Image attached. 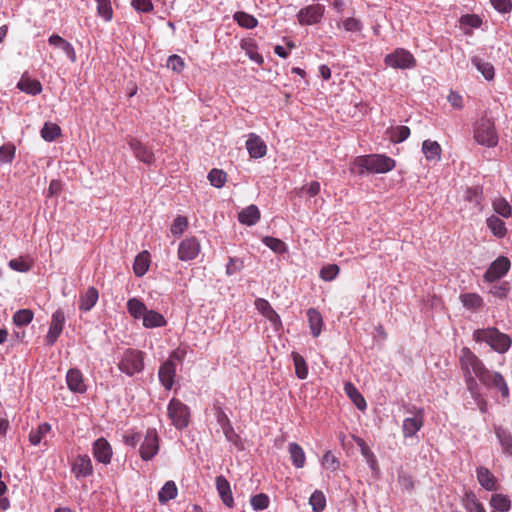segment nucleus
I'll return each mask as SVG.
<instances>
[{
    "mask_svg": "<svg viewBox=\"0 0 512 512\" xmlns=\"http://www.w3.org/2000/svg\"><path fill=\"white\" fill-rule=\"evenodd\" d=\"M339 267L336 264H328L324 266L320 271V277L324 281H332L339 274Z\"/></svg>",
    "mask_w": 512,
    "mask_h": 512,
    "instance_id": "nucleus-57",
    "label": "nucleus"
},
{
    "mask_svg": "<svg viewBox=\"0 0 512 512\" xmlns=\"http://www.w3.org/2000/svg\"><path fill=\"white\" fill-rule=\"evenodd\" d=\"M127 310L134 319L138 320L142 319L147 307L140 299L133 297L127 301Z\"/></svg>",
    "mask_w": 512,
    "mask_h": 512,
    "instance_id": "nucleus-38",
    "label": "nucleus"
},
{
    "mask_svg": "<svg viewBox=\"0 0 512 512\" xmlns=\"http://www.w3.org/2000/svg\"><path fill=\"white\" fill-rule=\"evenodd\" d=\"M471 62L486 80L494 78V67L491 63L484 61L478 56H473Z\"/></svg>",
    "mask_w": 512,
    "mask_h": 512,
    "instance_id": "nucleus-37",
    "label": "nucleus"
},
{
    "mask_svg": "<svg viewBox=\"0 0 512 512\" xmlns=\"http://www.w3.org/2000/svg\"><path fill=\"white\" fill-rule=\"evenodd\" d=\"M98 16L103 18L106 22L111 21L113 18V10L110 0H96Z\"/></svg>",
    "mask_w": 512,
    "mask_h": 512,
    "instance_id": "nucleus-49",
    "label": "nucleus"
},
{
    "mask_svg": "<svg viewBox=\"0 0 512 512\" xmlns=\"http://www.w3.org/2000/svg\"><path fill=\"white\" fill-rule=\"evenodd\" d=\"M473 340L477 343H486L499 354L506 353L512 345L511 337L495 327L476 329L473 332Z\"/></svg>",
    "mask_w": 512,
    "mask_h": 512,
    "instance_id": "nucleus-2",
    "label": "nucleus"
},
{
    "mask_svg": "<svg viewBox=\"0 0 512 512\" xmlns=\"http://www.w3.org/2000/svg\"><path fill=\"white\" fill-rule=\"evenodd\" d=\"M398 483L401 488L405 489L408 492H412L414 489V480L413 477L404 470L398 471Z\"/></svg>",
    "mask_w": 512,
    "mask_h": 512,
    "instance_id": "nucleus-54",
    "label": "nucleus"
},
{
    "mask_svg": "<svg viewBox=\"0 0 512 512\" xmlns=\"http://www.w3.org/2000/svg\"><path fill=\"white\" fill-rule=\"evenodd\" d=\"M250 503L254 510L261 511L268 507L269 497L264 493H259L251 498Z\"/></svg>",
    "mask_w": 512,
    "mask_h": 512,
    "instance_id": "nucleus-55",
    "label": "nucleus"
},
{
    "mask_svg": "<svg viewBox=\"0 0 512 512\" xmlns=\"http://www.w3.org/2000/svg\"><path fill=\"white\" fill-rule=\"evenodd\" d=\"M188 225L187 218L183 216H178L174 219L173 224L171 226V233L173 235H180L184 232Z\"/></svg>",
    "mask_w": 512,
    "mask_h": 512,
    "instance_id": "nucleus-61",
    "label": "nucleus"
},
{
    "mask_svg": "<svg viewBox=\"0 0 512 512\" xmlns=\"http://www.w3.org/2000/svg\"><path fill=\"white\" fill-rule=\"evenodd\" d=\"M260 219V211L256 205H249L243 209L239 215L238 220L241 224L247 226L255 225Z\"/></svg>",
    "mask_w": 512,
    "mask_h": 512,
    "instance_id": "nucleus-27",
    "label": "nucleus"
},
{
    "mask_svg": "<svg viewBox=\"0 0 512 512\" xmlns=\"http://www.w3.org/2000/svg\"><path fill=\"white\" fill-rule=\"evenodd\" d=\"M490 505L493 507V512H508L511 508L510 499L502 494H494L490 499Z\"/></svg>",
    "mask_w": 512,
    "mask_h": 512,
    "instance_id": "nucleus-40",
    "label": "nucleus"
},
{
    "mask_svg": "<svg viewBox=\"0 0 512 512\" xmlns=\"http://www.w3.org/2000/svg\"><path fill=\"white\" fill-rule=\"evenodd\" d=\"M463 506L467 512H486L483 504L477 499L473 492L465 494L463 499Z\"/></svg>",
    "mask_w": 512,
    "mask_h": 512,
    "instance_id": "nucleus-41",
    "label": "nucleus"
},
{
    "mask_svg": "<svg viewBox=\"0 0 512 512\" xmlns=\"http://www.w3.org/2000/svg\"><path fill=\"white\" fill-rule=\"evenodd\" d=\"M459 362L463 375L470 374L478 379L487 369L482 360L467 347L460 350Z\"/></svg>",
    "mask_w": 512,
    "mask_h": 512,
    "instance_id": "nucleus-4",
    "label": "nucleus"
},
{
    "mask_svg": "<svg viewBox=\"0 0 512 512\" xmlns=\"http://www.w3.org/2000/svg\"><path fill=\"white\" fill-rule=\"evenodd\" d=\"M216 489L218 491V494L222 500V502L227 507H232L234 500L232 496V491L230 487V483L227 481V479L220 475L216 477Z\"/></svg>",
    "mask_w": 512,
    "mask_h": 512,
    "instance_id": "nucleus-22",
    "label": "nucleus"
},
{
    "mask_svg": "<svg viewBox=\"0 0 512 512\" xmlns=\"http://www.w3.org/2000/svg\"><path fill=\"white\" fill-rule=\"evenodd\" d=\"M17 88L30 95H38L42 92V85L38 80L22 76L17 83Z\"/></svg>",
    "mask_w": 512,
    "mask_h": 512,
    "instance_id": "nucleus-31",
    "label": "nucleus"
},
{
    "mask_svg": "<svg viewBox=\"0 0 512 512\" xmlns=\"http://www.w3.org/2000/svg\"><path fill=\"white\" fill-rule=\"evenodd\" d=\"M68 389L75 394H83L87 390L82 372L77 368H71L66 374Z\"/></svg>",
    "mask_w": 512,
    "mask_h": 512,
    "instance_id": "nucleus-15",
    "label": "nucleus"
},
{
    "mask_svg": "<svg viewBox=\"0 0 512 512\" xmlns=\"http://www.w3.org/2000/svg\"><path fill=\"white\" fill-rule=\"evenodd\" d=\"M131 6L138 12L149 13L153 11L154 6L151 0H132Z\"/></svg>",
    "mask_w": 512,
    "mask_h": 512,
    "instance_id": "nucleus-60",
    "label": "nucleus"
},
{
    "mask_svg": "<svg viewBox=\"0 0 512 512\" xmlns=\"http://www.w3.org/2000/svg\"><path fill=\"white\" fill-rule=\"evenodd\" d=\"M459 300L464 308L469 311H477L484 305L483 298L477 293H461Z\"/></svg>",
    "mask_w": 512,
    "mask_h": 512,
    "instance_id": "nucleus-25",
    "label": "nucleus"
},
{
    "mask_svg": "<svg viewBox=\"0 0 512 512\" xmlns=\"http://www.w3.org/2000/svg\"><path fill=\"white\" fill-rule=\"evenodd\" d=\"M167 67L174 72L180 73L184 69V60L176 54L171 55L167 59Z\"/></svg>",
    "mask_w": 512,
    "mask_h": 512,
    "instance_id": "nucleus-59",
    "label": "nucleus"
},
{
    "mask_svg": "<svg viewBox=\"0 0 512 512\" xmlns=\"http://www.w3.org/2000/svg\"><path fill=\"white\" fill-rule=\"evenodd\" d=\"M178 494V489L174 481H167L158 493V500L164 504L168 501L175 499Z\"/></svg>",
    "mask_w": 512,
    "mask_h": 512,
    "instance_id": "nucleus-35",
    "label": "nucleus"
},
{
    "mask_svg": "<svg viewBox=\"0 0 512 512\" xmlns=\"http://www.w3.org/2000/svg\"><path fill=\"white\" fill-rule=\"evenodd\" d=\"M208 179L212 186L221 188L227 180V174L220 169H212L208 174Z\"/></svg>",
    "mask_w": 512,
    "mask_h": 512,
    "instance_id": "nucleus-51",
    "label": "nucleus"
},
{
    "mask_svg": "<svg viewBox=\"0 0 512 512\" xmlns=\"http://www.w3.org/2000/svg\"><path fill=\"white\" fill-rule=\"evenodd\" d=\"M461 24L470 26L472 28H479L482 24V20L475 14H467L461 17Z\"/></svg>",
    "mask_w": 512,
    "mask_h": 512,
    "instance_id": "nucleus-63",
    "label": "nucleus"
},
{
    "mask_svg": "<svg viewBox=\"0 0 512 512\" xmlns=\"http://www.w3.org/2000/svg\"><path fill=\"white\" fill-rule=\"evenodd\" d=\"M244 268V261L238 257H230L226 265V274L232 276Z\"/></svg>",
    "mask_w": 512,
    "mask_h": 512,
    "instance_id": "nucleus-56",
    "label": "nucleus"
},
{
    "mask_svg": "<svg viewBox=\"0 0 512 512\" xmlns=\"http://www.w3.org/2000/svg\"><path fill=\"white\" fill-rule=\"evenodd\" d=\"M166 320L157 311L147 309L142 317V324L145 328H158L166 325Z\"/></svg>",
    "mask_w": 512,
    "mask_h": 512,
    "instance_id": "nucleus-29",
    "label": "nucleus"
},
{
    "mask_svg": "<svg viewBox=\"0 0 512 512\" xmlns=\"http://www.w3.org/2000/svg\"><path fill=\"white\" fill-rule=\"evenodd\" d=\"M410 135V129L407 126H397L391 134V140L395 143L405 141Z\"/></svg>",
    "mask_w": 512,
    "mask_h": 512,
    "instance_id": "nucleus-58",
    "label": "nucleus"
},
{
    "mask_svg": "<svg viewBox=\"0 0 512 512\" xmlns=\"http://www.w3.org/2000/svg\"><path fill=\"white\" fill-rule=\"evenodd\" d=\"M118 368L128 376L141 372L144 368L142 352L134 349L125 350L118 363Z\"/></svg>",
    "mask_w": 512,
    "mask_h": 512,
    "instance_id": "nucleus-5",
    "label": "nucleus"
},
{
    "mask_svg": "<svg viewBox=\"0 0 512 512\" xmlns=\"http://www.w3.org/2000/svg\"><path fill=\"white\" fill-rule=\"evenodd\" d=\"M61 134V129L57 124L45 123L41 129V136L45 141L52 142Z\"/></svg>",
    "mask_w": 512,
    "mask_h": 512,
    "instance_id": "nucleus-47",
    "label": "nucleus"
},
{
    "mask_svg": "<svg viewBox=\"0 0 512 512\" xmlns=\"http://www.w3.org/2000/svg\"><path fill=\"white\" fill-rule=\"evenodd\" d=\"M200 253V243L194 238H186L181 241L178 248V257L182 261H190L195 259Z\"/></svg>",
    "mask_w": 512,
    "mask_h": 512,
    "instance_id": "nucleus-13",
    "label": "nucleus"
},
{
    "mask_svg": "<svg viewBox=\"0 0 512 512\" xmlns=\"http://www.w3.org/2000/svg\"><path fill=\"white\" fill-rule=\"evenodd\" d=\"M16 148L13 144L8 143L0 147V165L9 164L13 161Z\"/></svg>",
    "mask_w": 512,
    "mask_h": 512,
    "instance_id": "nucleus-52",
    "label": "nucleus"
},
{
    "mask_svg": "<svg viewBox=\"0 0 512 512\" xmlns=\"http://www.w3.org/2000/svg\"><path fill=\"white\" fill-rule=\"evenodd\" d=\"M129 146L134 153V156L145 164H152L155 160L153 151L137 139L131 138Z\"/></svg>",
    "mask_w": 512,
    "mask_h": 512,
    "instance_id": "nucleus-17",
    "label": "nucleus"
},
{
    "mask_svg": "<svg viewBox=\"0 0 512 512\" xmlns=\"http://www.w3.org/2000/svg\"><path fill=\"white\" fill-rule=\"evenodd\" d=\"M51 431V425L47 422L40 424L35 430H31L29 433V441L32 445L37 446L41 443L43 437H45Z\"/></svg>",
    "mask_w": 512,
    "mask_h": 512,
    "instance_id": "nucleus-42",
    "label": "nucleus"
},
{
    "mask_svg": "<svg viewBox=\"0 0 512 512\" xmlns=\"http://www.w3.org/2000/svg\"><path fill=\"white\" fill-rule=\"evenodd\" d=\"M342 26L348 32H357L362 28L360 21L352 17L345 19Z\"/></svg>",
    "mask_w": 512,
    "mask_h": 512,
    "instance_id": "nucleus-64",
    "label": "nucleus"
},
{
    "mask_svg": "<svg viewBox=\"0 0 512 512\" xmlns=\"http://www.w3.org/2000/svg\"><path fill=\"white\" fill-rule=\"evenodd\" d=\"M490 2L499 13L506 14L512 10L511 0H490Z\"/></svg>",
    "mask_w": 512,
    "mask_h": 512,
    "instance_id": "nucleus-62",
    "label": "nucleus"
},
{
    "mask_svg": "<svg viewBox=\"0 0 512 512\" xmlns=\"http://www.w3.org/2000/svg\"><path fill=\"white\" fill-rule=\"evenodd\" d=\"M494 431L503 453L512 457V435L510 431L502 426H495Z\"/></svg>",
    "mask_w": 512,
    "mask_h": 512,
    "instance_id": "nucleus-24",
    "label": "nucleus"
},
{
    "mask_svg": "<svg viewBox=\"0 0 512 512\" xmlns=\"http://www.w3.org/2000/svg\"><path fill=\"white\" fill-rule=\"evenodd\" d=\"M48 42L51 46H54L63 51V53L69 58L71 62L76 61V53L74 47L70 42L62 38L57 34H53L49 37Z\"/></svg>",
    "mask_w": 512,
    "mask_h": 512,
    "instance_id": "nucleus-21",
    "label": "nucleus"
},
{
    "mask_svg": "<svg viewBox=\"0 0 512 512\" xmlns=\"http://www.w3.org/2000/svg\"><path fill=\"white\" fill-rule=\"evenodd\" d=\"M322 465L325 469L334 472L339 469L340 462L331 451H327L323 456Z\"/></svg>",
    "mask_w": 512,
    "mask_h": 512,
    "instance_id": "nucleus-53",
    "label": "nucleus"
},
{
    "mask_svg": "<svg viewBox=\"0 0 512 512\" xmlns=\"http://www.w3.org/2000/svg\"><path fill=\"white\" fill-rule=\"evenodd\" d=\"M309 505L313 512H323L326 507V497L324 493L320 490H315L309 498Z\"/></svg>",
    "mask_w": 512,
    "mask_h": 512,
    "instance_id": "nucleus-44",
    "label": "nucleus"
},
{
    "mask_svg": "<svg viewBox=\"0 0 512 512\" xmlns=\"http://www.w3.org/2000/svg\"><path fill=\"white\" fill-rule=\"evenodd\" d=\"M356 443L360 447L361 454L364 457L369 468L372 470V472L374 474H378L379 473L378 462H377V459H376L374 453L370 449V447L361 438H358L356 440Z\"/></svg>",
    "mask_w": 512,
    "mask_h": 512,
    "instance_id": "nucleus-28",
    "label": "nucleus"
},
{
    "mask_svg": "<svg viewBox=\"0 0 512 512\" xmlns=\"http://www.w3.org/2000/svg\"><path fill=\"white\" fill-rule=\"evenodd\" d=\"M479 381L487 389H495L500 392L503 398L509 396V387L502 374L496 371H486L480 376Z\"/></svg>",
    "mask_w": 512,
    "mask_h": 512,
    "instance_id": "nucleus-8",
    "label": "nucleus"
},
{
    "mask_svg": "<svg viewBox=\"0 0 512 512\" xmlns=\"http://www.w3.org/2000/svg\"><path fill=\"white\" fill-rule=\"evenodd\" d=\"M477 480L479 484L488 491L497 489V481L495 476L486 467L480 466L476 469Z\"/></svg>",
    "mask_w": 512,
    "mask_h": 512,
    "instance_id": "nucleus-23",
    "label": "nucleus"
},
{
    "mask_svg": "<svg viewBox=\"0 0 512 512\" xmlns=\"http://www.w3.org/2000/svg\"><path fill=\"white\" fill-rule=\"evenodd\" d=\"M487 226L492 231V233L502 238L506 234V227L504 221L496 216H491L487 219Z\"/></svg>",
    "mask_w": 512,
    "mask_h": 512,
    "instance_id": "nucleus-46",
    "label": "nucleus"
},
{
    "mask_svg": "<svg viewBox=\"0 0 512 512\" xmlns=\"http://www.w3.org/2000/svg\"><path fill=\"white\" fill-rule=\"evenodd\" d=\"M167 410L169 418L177 429H184L189 425V408L180 400L176 398L171 399Z\"/></svg>",
    "mask_w": 512,
    "mask_h": 512,
    "instance_id": "nucleus-7",
    "label": "nucleus"
},
{
    "mask_svg": "<svg viewBox=\"0 0 512 512\" xmlns=\"http://www.w3.org/2000/svg\"><path fill=\"white\" fill-rule=\"evenodd\" d=\"M395 161L381 154L358 156L353 161V170L359 174L387 173L394 169Z\"/></svg>",
    "mask_w": 512,
    "mask_h": 512,
    "instance_id": "nucleus-1",
    "label": "nucleus"
},
{
    "mask_svg": "<svg viewBox=\"0 0 512 512\" xmlns=\"http://www.w3.org/2000/svg\"><path fill=\"white\" fill-rule=\"evenodd\" d=\"M290 459L296 468H303L306 462L305 452L300 445L292 442L288 446Z\"/></svg>",
    "mask_w": 512,
    "mask_h": 512,
    "instance_id": "nucleus-34",
    "label": "nucleus"
},
{
    "mask_svg": "<svg viewBox=\"0 0 512 512\" xmlns=\"http://www.w3.org/2000/svg\"><path fill=\"white\" fill-rule=\"evenodd\" d=\"M159 451V438L155 429L146 431L144 440L140 446L142 460H151Z\"/></svg>",
    "mask_w": 512,
    "mask_h": 512,
    "instance_id": "nucleus-10",
    "label": "nucleus"
},
{
    "mask_svg": "<svg viewBox=\"0 0 512 512\" xmlns=\"http://www.w3.org/2000/svg\"><path fill=\"white\" fill-rule=\"evenodd\" d=\"M246 149L251 158H262L266 155L267 146L260 136L251 133L246 141Z\"/></svg>",
    "mask_w": 512,
    "mask_h": 512,
    "instance_id": "nucleus-18",
    "label": "nucleus"
},
{
    "mask_svg": "<svg viewBox=\"0 0 512 512\" xmlns=\"http://www.w3.org/2000/svg\"><path fill=\"white\" fill-rule=\"evenodd\" d=\"M233 19L239 26L246 29H253L258 25V20L253 15L244 11L235 12Z\"/></svg>",
    "mask_w": 512,
    "mask_h": 512,
    "instance_id": "nucleus-39",
    "label": "nucleus"
},
{
    "mask_svg": "<svg viewBox=\"0 0 512 512\" xmlns=\"http://www.w3.org/2000/svg\"><path fill=\"white\" fill-rule=\"evenodd\" d=\"M490 284H491V286L488 290L489 294H491L494 297L499 298V299L507 298V296L511 290V286H510L509 282L503 281V282H494V283H490Z\"/></svg>",
    "mask_w": 512,
    "mask_h": 512,
    "instance_id": "nucleus-43",
    "label": "nucleus"
},
{
    "mask_svg": "<svg viewBox=\"0 0 512 512\" xmlns=\"http://www.w3.org/2000/svg\"><path fill=\"white\" fill-rule=\"evenodd\" d=\"M423 426V411L418 410L413 417H407L403 421L402 431L405 438L413 437Z\"/></svg>",
    "mask_w": 512,
    "mask_h": 512,
    "instance_id": "nucleus-19",
    "label": "nucleus"
},
{
    "mask_svg": "<svg viewBox=\"0 0 512 512\" xmlns=\"http://www.w3.org/2000/svg\"><path fill=\"white\" fill-rule=\"evenodd\" d=\"M65 323V314L63 310L57 309L53 314L49 326L48 333L45 337L46 344L52 346L57 341L63 331Z\"/></svg>",
    "mask_w": 512,
    "mask_h": 512,
    "instance_id": "nucleus-12",
    "label": "nucleus"
},
{
    "mask_svg": "<svg viewBox=\"0 0 512 512\" xmlns=\"http://www.w3.org/2000/svg\"><path fill=\"white\" fill-rule=\"evenodd\" d=\"M149 253L144 251L139 253L133 264V270L137 277H142L149 269Z\"/></svg>",
    "mask_w": 512,
    "mask_h": 512,
    "instance_id": "nucleus-36",
    "label": "nucleus"
},
{
    "mask_svg": "<svg viewBox=\"0 0 512 512\" xmlns=\"http://www.w3.org/2000/svg\"><path fill=\"white\" fill-rule=\"evenodd\" d=\"M344 391L359 410L364 411L366 409L367 404L364 397L351 382H346L344 384Z\"/></svg>",
    "mask_w": 512,
    "mask_h": 512,
    "instance_id": "nucleus-30",
    "label": "nucleus"
},
{
    "mask_svg": "<svg viewBox=\"0 0 512 512\" xmlns=\"http://www.w3.org/2000/svg\"><path fill=\"white\" fill-rule=\"evenodd\" d=\"M262 242L275 253L283 254L287 251V245L278 238L266 236Z\"/></svg>",
    "mask_w": 512,
    "mask_h": 512,
    "instance_id": "nucleus-50",
    "label": "nucleus"
},
{
    "mask_svg": "<svg viewBox=\"0 0 512 512\" xmlns=\"http://www.w3.org/2000/svg\"><path fill=\"white\" fill-rule=\"evenodd\" d=\"M295 373L299 379H306L308 376V368L305 359L298 353H292Z\"/></svg>",
    "mask_w": 512,
    "mask_h": 512,
    "instance_id": "nucleus-45",
    "label": "nucleus"
},
{
    "mask_svg": "<svg viewBox=\"0 0 512 512\" xmlns=\"http://www.w3.org/2000/svg\"><path fill=\"white\" fill-rule=\"evenodd\" d=\"M473 138L475 142L487 148L497 146L499 137L494 120L486 113L473 124Z\"/></svg>",
    "mask_w": 512,
    "mask_h": 512,
    "instance_id": "nucleus-3",
    "label": "nucleus"
},
{
    "mask_svg": "<svg viewBox=\"0 0 512 512\" xmlns=\"http://www.w3.org/2000/svg\"><path fill=\"white\" fill-rule=\"evenodd\" d=\"M422 152L428 161H438L441 158V146L436 141H423Z\"/></svg>",
    "mask_w": 512,
    "mask_h": 512,
    "instance_id": "nucleus-33",
    "label": "nucleus"
},
{
    "mask_svg": "<svg viewBox=\"0 0 512 512\" xmlns=\"http://www.w3.org/2000/svg\"><path fill=\"white\" fill-rule=\"evenodd\" d=\"M99 298L98 290L95 287H89L79 300V309L84 312L90 311Z\"/></svg>",
    "mask_w": 512,
    "mask_h": 512,
    "instance_id": "nucleus-26",
    "label": "nucleus"
},
{
    "mask_svg": "<svg viewBox=\"0 0 512 512\" xmlns=\"http://www.w3.org/2000/svg\"><path fill=\"white\" fill-rule=\"evenodd\" d=\"M384 63L394 69H413L417 66V60L408 50L396 48L384 57Z\"/></svg>",
    "mask_w": 512,
    "mask_h": 512,
    "instance_id": "nucleus-6",
    "label": "nucleus"
},
{
    "mask_svg": "<svg viewBox=\"0 0 512 512\" xmlns=\"http://www.w3.org/2000/svg\"><path fill=\"white\" fill-rule=\"evenodd\" d=\"M33 316L34 314L30 309L18 310L13 315V323L19 327L27 326L33 320Z\"/></svg>",
    "mask_w": 512,
    "mask_h": 512,
    "instance_id": "nucleus-48",
    "label": "nucleus"
},
{
    "mask_svg": "<svg viewBox=\"0 0 512 512\" xmlns=\"http://www.w3.org/2000/svg\"><path fill=\"white\" fill-rule=\"evenodd\" d=\"M307 317L311 334L314 337H318L322 331L323 319L318 310L315 308H309L307 310Z\"/></svg>",
    "mask_w": 512,
    "mask_h": 512,
    "instance_id": "nucleus-32",
    "label": "nucleus"
},
{
    "mask_svg": "<svg viewBox=\"0 0 512 512\" xmlns=\"http://www.w3.org/2000/svg\"><path fill=\"white\" fill-rule=\"evenodd\" d=\"M176 367L172 361H165L159 368L158 377L165 389L170 390L174 384Z\"/></svg>",
    "mask_w": 512,
    "mask_h": 512,
    "instance_id": "nucleus-20",
    "label": "nucleus"
},
{
    "mask_svg": "<svg viewBox=\"0 0 512 512\" xmlns=\"http://www.w3.org/2000/svg\"><path fill=\"white\" fill-rule=\"evenodd\" d=\"M72 473L77 479L85 478L93 474V466L88 455H78L72 463Z\"/></svg>",
    "mask_w": 512,
    "mask_h": 512,
    "instance_id": "nucleus-16",
    "label": "nucleus"
},
{
    "mask_svg": "<svg viewBox=\"0 0 512 512\" xmlns=\"http://www.w3.org/2000/svg\"><path fill=\"white\" fill-rule=\"evenodd\" d=\"M510 269V261L507 257L500 256L494 260L483 275L487 283H494L504 277Z\"/></svg>",
    "mask_w": 512,
    "mask_h": 512,
    "instance_id": "nucleus-9",
    "label": "nucleus"
},
{
    "mask_svg": "<svg viewBox=\"0 0 512 512\" xmlns=\"http://www.w3.org/2000/svg\"><path fill=\"white\" fill-rule=\"evenodd\" d=\"M92 452L94 458L104 464L107 465L111 462V458L113 455L112 447L110 443L103 437L98 438L92 446Z\"/></svg>",
    "mask_w": 512,
    "mask_h": 512,
    "instance_id": "nucleus-14",
    "label": "nucleus"
},
{
    "mask_svg": "<svg viewBox=\"0 0 512 512\" xmlns=\"http://www.w3.org/2000/svg\"><path fill=\"white\" fill-rule=\"evenodd\" d=\"M324 10V6L320 4H313L302 8L297 14L298 22L301 25L317 24L321 21Z\"/></svg>",
    "mask_w": 512,
    "mask_h": 512,
    "instance_id": "nucleus-11",
    "label": "nucleus"
}]
</instances>
